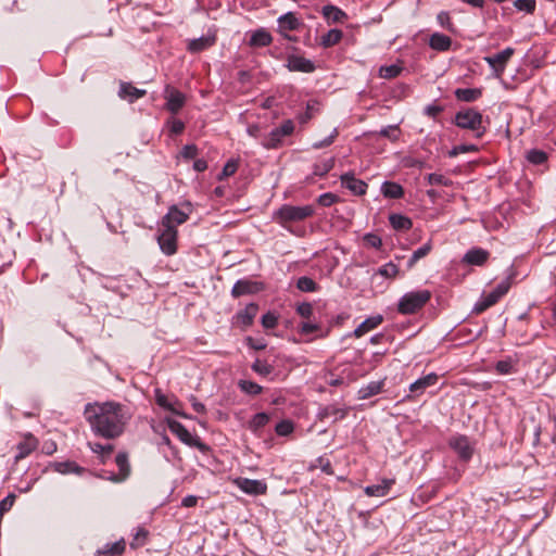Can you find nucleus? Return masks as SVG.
Masks as SVG:
<instances>
[{"label": "nucleus", "mask_w": 556, "mask_h": 556, "mask_svg": "<svg viewBox=\"0 0 556 556\" xmlns=\"http://www.w3.org/2000/svg\"><path fill=\"white\" fill-rule=\"evenodd\" d=\"M85 416L97 435L111 440L123 434L131 413L123 404L104 402L87 404Z\"/></svg>", "instance_id": "obj_1"}, {"label": "nucleus", "mask_w": 556, "mask_h": 556, "mask_svg": "<svg viewBox=\"0 0 556 556\" xmlns=\"http://www.w3.org/2000/svg\"><path fill=\"white\" fill-rule=\"evenodd\" d=\"M315 213L313 205L294 206L290 204H283L277 211L274 212V220L282 226L288 223L302 222Z\"/></svg>", "instance_id": "obj_2"}, {"label": "nucleus", "mask_w": 556, "mask_h": 556, "mask_svg": "<svg viewBox=\"0 0 556 556\" xmlns=\"http://www.w3.org/2000/svg\"><path fill=\"white\" fill-rule=\"evenodd\" d=\"M431 299V292L426 289L405 293L397 303V311L403 315H409L422 308Z\"/></svg>", "instance_id": "obj_3"}, {"label": "nucleus", "mask_w": 556, "mask_h": 556, "mask_svg": "<svg viewBox=\"0 0 556 556\" xmlns=\"http://www.w3.org/2000/svg\"><path fill=\"white\" fill-rule=\"evenodd\" d=\"M455 124L464 129L476 131V136L480 138L485 129L482 126V115L475 109L459 111L455 115Z\"/></svg>", "instance_id": "obj_4"}, {"label": "nucleus", "mask_w": 556, "mask_h": 556, "mask_svg": "<svg viewBox=\"0 0 556 556\" xmlns=\"http://www.w3.org/2000/svg\"><path fill=\"white\" fill-rule=\"evenodd\" d=\"M192 213V204L185 202L181 207L172 205L168 212L162 217L161 226H172L177 229V226L186 223Z\"/></svg>", "instance_id": "obj_5"}, {"label": "nucleus", "mask_w": 556, "mask_h": 556, "mask_svg": "<svg viewBox=\"0 0 556 556\" xmlns=\"http://www.w3.org/2000/svg\"><path fill=\"white\" fill-rule=\"evenodd\" d=\"M157 242L161 251L166 255H173L177 251V237L178 231L172 226L159 227Z\"/></svg>", "instance_id": "obj_6"}, {"label": "nucleus", "mask_w": 556, "mask_h": 556, "mask_svg": "<svg viewBox=\"0 0 556 556\" xmlns=\"http://www.w3.org/2000/svg\"><path fill=\"white\" fill-rule=\"evenodd\" d=\"M448 446L464 462H468L472 457L473 445L469 438L464 434L452 435L448 440Z\"/></svg>", "instance_id": "obj_7"}, {"label": "nucleus", "mask_w": 556, "mask_h": 556, "mask_svg": "<svg viewBox=\"0 0 556 556\" xmlns=\"http://www.w3.org/2000/svg\"><path fill=\"white\" fill-rule=\"evenodd\" d=\"M514 52L515 50L508 47L494 55L484 56L483 60L492 68L494 76L501 77L505 72L506 65L513 56Z\"/></svg>", "instance_id": "obj_8"}, {"label": "nucleus", "mask_w": 556, "mask_h": 556, "mask_svg": "<svg viewBox=\"0 0 556 556\" xmlns=\"http://www.w3.org/2000/svg\"><path fill=\"white\" fill-rule=\"evenodd\" d=\"M235 484L245 494L253 496L265 494L267 491V484L263 480L237 478Z\"/></svg>", "instance_id": "obj_9"}, {"label": "nucleus", "mask_w": 556, "mask_h": 556, "mask_svg": "<svg viewBox=\"0 0 556 556\" xmlns=\"http://www.w3.org/2000/svg\"><path fill=\"white\" fill-rule=\"evenodd\" d=\"M164 98L166 99V109L173 113H178L186 103V97L179 90L166 86Z\"/></svg>", "instance_id": "obj_10"}, {"label": "nucleus", "mask_w": 556, "mask_h": 556, "mask_svg": "<svg viewBox=\"0 0 556 556\" xmlns=\"http://www.w3.org/2000/svg\"><path fill=\"white\" fill-rule=\"evenodd\" d=\"M115 464L118 468L117 473H110L105 478L113 482H123L125 481L129 475H130V465L128 462V455L124 452L118 453L115 456Z\"/></svg>", "instance_id": "obj_11"}, {"label": "nucleus", "mask_w": 556, "mask_h": 556, "mask_svg": "<svg viewBox=\"0 0 556 556\" xmlns=\"http://www.w3.org/2000/svg\"><path fill=\"white\" fill-rule=\"evenodd\" d=\"M286 67L290 72H301V73H313L316 68L313 61L305 59L304 56L296 55V54L288 55Z\"/></svg>", "instance_id": "obj_12"}, {"label": "nucleus", "mask_w": 556, "mask_h": 556, "mask_svg": "<svg viewBox=\"0 0 556 556\" xmlns=\"http://www.w3.org/2000/svg\"><path fill=\"white\" fill-rule=\"evenodd\" d=\"M340 180L342 186L355 195H364L367 191L368 185L364 180L357 179L352 172L341 175Z\"/></svg>", "instance_id": "obj_13"}, {"label": "nucleus", "mask_w": 556, "mask_h": 556, "mask_svg": "<svg viewBox=\"0 0 556 556\" xmlns=\"http://www.w3.org/2000/svg\"><path fill=\"white\" fill-rule=\"evenodd\" d=\"M438 379L439 376L437 374L430 372L410 383L409 391L414 397L420 396L428 388L433 387L438 382Z\"/></svg>", "instance_id": "obj_14"}, {"label": "nucleus", "mask_w": 556, "mask_h": 556, "mask_svg": "<svg viewBox=\"0 0 556 556\" xmlns=\"http://www.w3.org/2000/svg\"><path fill=\"white\" fill-rule=\"evenodd\" d=\"M38 446V440L31 434H24L23 440L16 445L17 454L15 455V462L24 459Z\"/></svg>", "instance_id": "obj_15"}, {"label": "nucleus", "mask_w": 556, "mask_h": 556, "mask_svg": "<svg viewBox=\"0 0 556 556\" xmlns=\"http://www.w3.org/2000/svg\"><path fill=\"white\" fill-rule=\"evenodd\" d=\"M490 253L481 248H473L466 252L463 262L469 265L482 266L489 258Z\"/></svg>", "instance_id": "obj_16"}, {"label": "nucleus", "mask_w": 556, "mask_h": 556, "mask_svg": "<svg viewBox=\"0 0 556 556\" xmlns=\"http://www.w3.org/2000/svg\"><path fill=\"white\" fill-rule=\"evenodd\" d=\"M394 483V479H382L380 483L367 485L364 492L368 496L382 497L389 493Z\"/></svg>", "instance_id": "obj_17"}, {"label": "nucleus", "mask_w": 556, "mask_h": 556, "mask_svg": "<svg viewBox=\"0 0 556 556\" xmlns=\"http://www.w3.org/2000/svg\"><path fill=\"white\" fill-rule=\"evenodd\" d=\"M165 420L170 432L176 434L181 442L186 444H191L192 435L181 422L173 418H166Z\"/></svg>", "instance_id": "obj_18"}, {"label": "nucleus", "mask_w": 556, "mask_h": 556, "mask_svg": "<svg viewBox=\"0 0 556 556\" xmlns=\"http://www.w3.org/2000/svg\"><path fill=\"white\" fill-rule=\"evenodd\" d=\"M144 94H146V90L138 89L129 83H122L119 86L118 96L122 99L127 100L130 103L135 102L136 100L143 97Z\"/></svg>", "instance_id": "obj_19"}, {"label": "nucleus", "mask_w": 556, "mask_h": 556, "mask_svg": "<svg viewBox=\"0 0 556 556\" xmlns=\"http://www.w3.org/2000/svg\"><path fill=\"white\" fill-rule=\"evenodd\" d=\"M88 446L98 455L102 464H105L111 458L114 451V445L111 443L102 444L98 442H88Z\"/></svg>", "instance_id": "obj_20"}, {"label": "nucleus", "mask_w": 556, "mask_h": 556, "mask_svg": "<svg viewBox=\"0 0 556 556\" xmlns=\"http://www.w3.org/2000/svg\"><path fill=\"white\" fill-rule=\"evenodd\" d=\"M273 36L265 28L254 30L250 37L249 45L251 47H267L271 43Z\"/></svg>", "instance_id": "obj_21"}, {"label": "nucleus", "mask_w": 556, "mask_h": 556, "mask_svg": "<svg viewBox=\"0 0 556 556\" xmlns=\"http://www.w3.org/2000/svg\"><path fill=\"white\" fill-rule=\"evenodd\" d=\"M452 46V39L441 33H433L429 38V47L435 51H447Z\"/></svg>", "instance_id": "obj_22"}, {"label": "nucleus", "mask_w": 556, "mask_h": 556, "mask_svg": "<svg viewBox=\"0 0 556 556\" xmlns=\"http://www.w3.org/2000/svg\"><path fill=\"white\" fill-rule=\"evenodd\" d=\"M382 320L383 319L381 315L371 316L365 319L355 328L354 336L356 338L363 337L368 331L377 328L382 323Z\"/></svg>", "instance_id": "obj_23"}, {"label": "nucleus", "mask_w": 556, "mask_h": 556, "mask_svg": "<svg viewBox=\"0 0 556 556\" xmlns=\"http://www.w3.org/2000/svg\"><path fill=\"white\" fill-rule=\"evenodd\" d=\"M215 43L214 36H201L199 38L192 39L188 43V50L191 53H199L207 48L212 47Z\"/></svg>", "instance_id": "obj_24"}, {"label": "nucleus", "mask_w": 556, "mask_h": 556, "mask_svg": "<svg viewBox=\"0 0 556 556\" xmlns=\"http://www.w3.org/2000/svg\"><path fill=\"white\" fill-rule=\"evenodd\" d=\"M321 13L328 23H340L346 18L345 12L332 4L323 7Z\"/></svg>", "instance_id": "obj_25"}, {"label": "nucleus", "mask_w": 556, "mask_h": 556, "mask_svg": "<svg viewBox=\"0 0 556 556\" xmlns=\"http://www.w3.org/2000/svg\"><path fill=\"white\" fill-rule=\"evenodd\" d=\"M256 291V283L250 280L240 279L238 280L232 289L231 294L233 298H239L244 294H250Z\"/></svg>", "instance_id": "obj_26"}, {"label": "nucleus", "mask_w": 556, "mask_h": 556, "mask_svg": "<svg viewBox=\"0 0 556 556\" xmlns=\"http://www.w3.org/2000/svg\"><path fill=\"white\" fill-rule=\"evenodd\" d=\"M510 289V279L506 278L501 281L491 292L485 294L489 304H495L502 296H504Z\"/></svg>", "instance_id": "obj_27"}, {"label": "nucleus", "mask_w": 556, "mask_h": 556, "mask_svg": "<svg viewBox=\"0 0 556 556\" xmlns=\"http://www.w3.org/2000/svg\"><path fill=\"white\" fill-rule=\"evenodd\" d=\"M454 94L459 101L473 102L482 96V90L480 88H458Z\"/></svg>", "instance_id": "obj_28"}, {"label": "nucleus", "mask_w": 556, "mask_h": 556, "mask_svg": "<svg viewBox=\"0 0 556 556\" xmlns=\"http://www.w3.org/2000/svg\"><path fill=\"white\" fill-rule=\"evenodd\" d=\"M125 546H126V544L123 539L119 541H116L114 543H106L102 548H100L96 552V556H103V555L118 556L124 553Z\"/></svg>", "instance_id": "obj_29"}, {"label": "nucleus", "mask_w": 556, "mask_h": 556, "mask_svg": "<svg viewBox=\"0 0 556 556\" xmlns=\"http://www.w3.org/2000/svg\"><path fill=\"white\" fill-rule=\"evenodd\" d=\"M381 193L388 199H400L404 194L403 187L394 181H384L381 185Z\"/></svg>", "instance_id": "obj_30"}, {"label": "nucleus", "mask_w": 556, "mask_h": 556, "mask_svg": "<svg viewBox=\"0 0 556 556\" xmlns=\"http://www.w3.org/2000/svg\"><path fill=\"white\" fill-rule=\"evenodd\" d=\"M258 306L255 303L248 304L242 311L237 314V319L243 326H250L255 318Z\"/></svg>", "instance_id": "obj_31"}, {"label": "nucleus", "mask_w": 556, "mask_h": 556, "mask_svg": "<svg viewBox=\"0 0 556 556\" xmlns=\"http://www.w3.org/2000/svg\"><path fill=\"white\" fill-rule=\"evenodd\" d=\"M300 24L299 18L293 12H287L278 17V25L281 30H295Z\"/></svg>", "instance_id": "obj_32"}, {"label": "nucleus", "mask_w": 556, "mask_h": 556, "mask_svg": "<svg viewBox=\"0 0 556 556\" xmlns=\"http://www.w3.org/2000/svg\"><path fill=\"white\" fill-rule=\"evenodd\" d=\"M270 417L267 413H257L248 424L249 430L254 434H258L260 431L269 422Z\"/></svg>", "instance_id": "obj_33"}, {"label": "nucleus", "mask_w": 556, "mask_h": 556, "mask_svg": "<svg viewBox=\"0 0 556 556\" xmlns=\"http://www.w3.org/2000/svg\"><path fill=\"white\" fill-rule=\"evenodd\" d=\"M383 387V381H371L367 386L362 387L358 390V399L366 400L374 395H377L381 392Z\"/></svg>", "instance_id": "obj_34"}, {"label": "nucleus", "mask_w": 556, "mask_h": 556, "mask_svg": "<svg viewBox=\"0 0 556 556\" xmlns=\"http://www.w3.org/2000/svg\"><path fill=\"white\" fill-rule=\"evenodd\" d=\"M53 468L56 472L62 475L67 473H76L80 475L84 471V468L79 467L75 462H56L53 465Z\"/></svg>", "instance_id": "obj_35"}, {"label": "nucleus", "mask_w": 556, "mask_h": 556, "mask_svg": "<svg viewBox=\"0 0 556 556\" xmlns=\"http://www.w3.org/2000/svg\"><path fill=\"white\" fill-rule=\"evenodd\" d=\"M283 137L280 135V132L277 130V128H274L261 142V144L265 149H277L280 147L282 142Z\"/></svg>", "instance_id": "obj_36"}, {"label": "nucleus", "mask_w": 556, "mask_h": 556, "mask_svg": "<svg viewBox=\"0 0 556 556\" xmlns=\"http://www.w3.org/2000/svg\"><path fill=\"white\" fill-rule=\"evenodd\" d=\"M389 222L395 230H408L413 225L412 220L402 214H391Z\"/></svg>", "instance_id": "obj_37"}, {"label": "nucleus", "mask_w": 556, "mask_h": 556, "mask_svg": "<svg viewBox=\"0 0 556 556\" xmlns=\"http://www.w3.org/2000/svg\"><path fill=\"white\" fill-rule=\"evenodd\" d=\"M517 362L513 357H506L495 364V369L501 375H509L516 371Z\"/></svg>", "instance_id": "obj_38"}, {"label": "nucleus", "mask_w": 556, "mask_h": 556, "mask_svg": "<svg viewBox=\"0 0 556 556\" xmlns=\"http://www.w3.org/2000/svg\"><path fill=\"white\" fill-rule=\"evenodd\" d=\"M345 415L346 412L344 409L338 408L336 406H326L319 413L321 419L332 418L333 421L343 419Z\"/></svg>", "instance_id": "obj_39"}, {"label": "nucleus", "mask_w": 556, "mask_h": 556, "mask_svg": "<svg viewBox=\"0 0 556 556\" xmlns=\"http://www.w3.org/2000/svg\"><path fill=\"white\" fill-rule=\"evenodd\" d=\"M336 160L334 157H329L319 163H316L313 167V174L316 176H325L327 175L334 166Z\"/></svg>", "instance_id": "obj_40"}, {"label": "nucleus", "mask_w": 556, "mask_h": 556, "mask_svg": "<svg viewBox=\"0 0 556 556\" xmlns=\"http://www.w3.org/2000/svg\"><path fill=\"white\" fill-rule=\"evenodd\" d=\"M343 33L340 29L333 28L328 30L327 34H325L321 37V45L324 47H332L337 45L342 39Z\"/></svg>", "instance_id": "obj_41"}, {"label": "nucleus", "mask_w": 556, "mask_h": 556, "mask_svg": "<svg viewBox=\"0 0 556 556\" xmlns=\"http://www.w3.org/2000/svg\"><path fill=\"white\" fill-rule=\"evenodd\" d=\"M431 250V243L427 242L415 250L407 262V267L412 268L420 258L425 257Z\"/></svg>", "instance_id": "obj_42"}, {"label": "nucleus", "mask_w": 556, "mask_h": 556, "mask_svg": "<svg viewBox=\"0 0 556 556\" xmlns=\"http://www.w3.org/2000/svg\"><path fill=\"white\" fill-rule=\"evenodd\" d=\"M296 288L303 292H315L318 289V285L312 278L302 276L296 281Z\"/></svg>", "instance_id": "obj_43"}, {"label": "nucleus", "mask_w": 556, "mask_h": 556, "mask_svg": "<svg viewBox=\"0 0 556 556\" xmlns=\"http://www.w3.org/2000/svg\"><path fill=\"white\" fill-rule=\"evenodd\" d=\"M238 386L242 392L250 395H257L263 390V388L260 384L250 380H240Z\"/></svg>", "instance_id": "obj_44"}, {"label": "nucleus", "mask_w": 556, "mask_h": 556, "mask_svg": "<svg viewBox=\"0 0 556 556\" xmlns=\"http://www.w3.org/2000/svg\"><path fill=\"white\" fill-rule=\"evenodd\" d=\"M526 157L531 164L541 165L547 160V154L542 150L532 149L527 152Z\"/></svg>", "instance_id": "obj_45"}, {"label": "nucleus", "mask_w": 556, "mask_h": 556, "mask_svg": "<svg viewBox=\"0 0 556 556\" xmlns=\"http://www.w3.org/2000/svg\"><path fill=\"white\" fill-rule=\"evenodd\" d=\"M402 67L395 64L384 65L379 68V76L384 79H391L400 75Z\"/></svg>", "instance_id": "obj_46"}, {"label": "nucleus", "mask_w": 556, "mask_h": 556, "mask_svg": "<svg viewBox=\"0 0 556 556\" xmlns=\"http://www.w3.org/2000/svg\"><path fill=\"white\" fill-rule=\"evenodd\" d=\"M252 369L260 376L266 377L273 372L274 367L267 362L257 358L252 364Z\"/></svg>", "instance_id": "obj_47"}, {"label": "nucleus", "mask_w": 556, "mask_h": 556, "mask_svg": "<svg viewBox=\"0 0 556 556\" xmlns=\"http://www.w3.org/2000/svg\"><path fill=\"white\" fill-rule=\"evenodd\" d=\"M429 185L433 186H451L452 180L447 178L446 176L438 173H431L426 177Z\"/></svg>", "instance_id": "obj_48"}, {"label": "nucleus", "mask_w": 556, "mask_h": 556, "mask_svg": "<svg viewBox=\"0 0 556 556\" xmlns=\"http://www.w3.org/2000/svg\"><path fill=\"white\" fill-rule=\"evenodd\" d=\"M294 430V425L291 420L285 419L279 421L276 427L275 431L280 437H287L291 434Z\"/></svg>", "instance_id": "obj_49"}, {"label": "nucleus", "mask_w": 556, "mask_h": 556, "mask_svg": "<svg viewBox=\"0 0 556 556\" xmlns=\"http://www.w3.org/2000/svg\"><path fill=\"white\" fill-rule=\"evenodd\" d=\"M514 7L520 12L532 14L535 11L536 2L535 0H516Z\"/></svg>", "instance_id": "obj_50"}, {"label": "nucleus", "mask_w": 556, "mask_h": 556, "mask_svg": "<svg viewBox=\"0 0 556 556\" xmlns=\"http://www.w3.org/2000/svg\"><path fill=\"white\" fill-rule=\"evenodd\" d=\"M437 21L439 23V25L443 28H445L446 30L451 31V33H455V27H454V24L452 23L451 21V17H450V14L448 12L446 11H441L438 15H437Z\"/></svg>", "instance_id": "obj_51"}, {"label": "nucleus", "mask_w": 556, "mask_h": 556, "mask_svg": "<svg viewBox=\"0 0 556 556\" xmlns=\"http://www.w3.org/2000/svg\"><path fill=\"white\" fill-rule=\"evenodd\" d=\"M399 273V267L397 265L393 264L392 262L381 266L377 274L386 277V278H393L397 275Z\"/></svg>", "instance_id": "obj_52"}, {"label": "nucleus", "mask_w": 556, "mask_h": 556, "mask_svg": "<svg viewBox=\"0 0 556 556\" xmlns=\"http://www.w3.org/2000/svg\"><path fill=\"white\" fill-rule=\"evenodd\" d=\"M339 201V197L332 192H326L318 197L317 203L324 207L331 206Z\"/></svg>", "instance_id": "obj_53"}, {"label": "nucleus", "mask_w": 556, "mask_h": 556, "mask_svg": "<svg viewBox=\"0 0 556 556\" xmlns=\"http://www.w3.org/2000/svg\"><path fill=\"white\" fill-rule=\"evenodd\" d=\"M337 136H338V129L333 128L331 134L328 137H326L323 140L314 142L312 144V148L315 149V150H318V149H323V148L329 147L330 144H332V142L334 141Z\"/></svg>", "instance_id": "obj_54"}, {"label": "nucleus", "mask_w": 556, "mask_h": 556, "mask_svg": "<svg viewBox=\"0 0 556 556\" xmlns=\"http://www.w3.org/2000/svg\"><path fill=\"white\" fill-rule=\"evenodd\" d=\"M148 533L149 532L144 528H138L136 533H135V535H134V540L130 543V546L132 548H136L138 546H142L144 544V542H146Z\"/></svg>", "instance_id": "obj_55"}, {"label": "nucleus", "mask_w": 556, "mask_h": 556, "mask_svg": "<svg viewBox=\"0 0 556 556\" xmlns=\"http://www.w3.org/2000/svg\"><path fill=\"white\" fill-rule=\"evenodd\" d=\"M238 169V163L235 160H229L223 167V170L219 175V180L233 175Z\"/></svg>", "instance_id": "obj_56"}, {"label": "nucleus", "mask_w": 556, "mask_h": 556, "mask_svg": "<svg viewBox=\"0 0 556 556\" xmlns=\"http://www.w3.org/2000/svg\"><path fill=\"white\" fill-rule=\"evenodd\" d=\"M278 324V317L275 313L268 312L262 316V325L266 329H273Z\"/></svg>", "instance_id": "obj_57"}, {"label": "nucleus", "mask_w": 556, "mask_h": 556, "mask_svg": "<svg viewBox=\"0 0 556 556\" xmlns=\"http://www.w3.org/2000/svg\"><path fill=\"white\" fill-rule=\"evenodd\" d=\"M397 131H399L397 126L389 125V126L381 128L379 130V135L382 137H387V138L391 139L392 141H395L399 138Z\"/></svg>", "instance_id": "obj_58"}, {"label": "nucleus", "mask_w": 556, "mask_h": 556, "mask_svg": "<svg viewBox=\"0 0 556 556\" xmlns=\"http://www.w3.org/2000/svg\"><path fill=\"white\" fill-rule=\"evenodd\" d=\"M296 313L303 318H309L313 314V306L308 302H303L296 306Z\"/></svg>", "instance_id": "obj_59"}, {"label": "nucleus", "mask_w": 556, "mask_h": 556, "mask_svg": "<svg viewBox=\"0 0 556 556\" xmlns=\"http://www.w3.org/2000/svg\"><path fill=\"white\" fill-rule=\"evenodd\" d=\"M180 155L186 160L195 159L198 155V148L194 144H186L180 152Z\"/></svg>", "instance_id": "obj_60"}, {"label": "nucleus", "mask_w": 556, "mask_h": 556, "mask_svg": "<svg viewBox=\"0 0 556 556\" xmlns=\"http://www.w3.org/2000/svg\"><path fill=\"white\" fill-rule=\"evenodd\" d=\"M364 241L371 248L380 249L382 245V240L379 236L374 233H367L364 236Z\"/></svg>", "instance_id": "obj_61"}, {"label": "nucleus", "mask_w": 556, "mask_h": 556, "mask_svg": "<svg viewBox=\"0 0 556 556\" xmlns=\"http://www.w3.org/2000/svg\"><path fill=\"white\" fill-rule=\"evenodd\" d=\"M15 502V495L9 494L3 500L0 501V515L5 511H9Z\"/></svg>", "instance_id": "obj_62"}, {"label": "nucleus", "mask_w": 556, "mask_h": 556, "mask_svg": "<svg viewBox=\"0 0 556 556\" xmlns=\"http://www.w3.org/2000/svg\"><path fill=\"white\" fill-rule=\"evenodd\" d=\"M280 135L285 138L290 136L294 130V124L291 119L285 121L281 126L276 127Z\"/></svg>", "instance_id": "obj_63"}, {"label": "nucleus", "mask_w": 556, "mask_h": 556, "mask_svg": "<svg viewBox=\"0 0 556 556\" xmlns=\"http://www.w3.org/2000/svg\"><path fill=\"white\" fill-rule=\"evenodd\" d=\"M169 130L174 135H179L185 129V124L180 119L173 118L168 122Z\"/></svg>", "instance_id": "obj_64"}]
</instances>
